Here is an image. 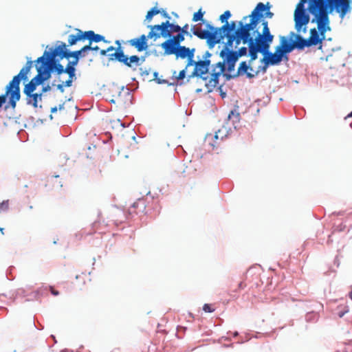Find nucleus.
Returning a JSON list of instances; mask_svg holds the SVG:
<instances>
[{
	"label": "nucleus",
	"instance_id": "obj_46",
	"mask_svg": "<svg viewBox=\"0 0 352 352\" xmlns=\"http://www.w3.org/2000/svg\"><path fill=\"white\" fill-rule=\"evenodd\" d=\"M107 53V50H101L100 52V55L105 56Z\"/></svg>",
	"mask_w": 352,
	"mask_h": 352
},
{
	"label": "nucleus",
	"instance_id": "obj_33",
	"mask_svg": "<svg viewBox=\"0 0 352 352\" xmlns=\"http://www.w3.org/2000/svg\"><path fill=\"white\" fill-rule=\"evenodd\" d=\"M100 221H94L93 223H92V229H93V231L92 232H89V234H93L96 232H97L98 230H99V226L100 225Z\"/></svg>",
	"mask_w": 352,
	"mask_h": 352
},
{
	"label": "nucleus",
	"instance_id": "obj_58",
	"mask_svg": "<svg viewBox=\"0 0 352 352\" xmlns=\"http://www.w3.org/2000/svg\"><path fill=\"white\" fill-rule=\"evenodd\" d=\"M0 232H1L2 234H4L3 228L0 227Z\"/></svg>",
	"mask_w": 352,
	"mask_h": 352
},
{
	"label": "nucleus",
	"instance_id": "obj_2",
	"mask_svg": "<svg viewBox=\"0 0 352 352\" xmlns=\"http://www.w3.org/2000/svg\"><path fill=\"white\" fill-rule=\"evenodd\" d=\"M309 6L310 13L315 16L318 30L316 28L310 30L308 42L311 46L320 45L322 48V41L325 38V33L329 31V14L336 11L341 19L352 10V0H310Z\"/></svg>",
	"mask_w": 352,
	"mask_h": 352
},
{
	"label": "nucleus",
	"instance_id": "obj_26",
	"mask_svg": "<svg viewBox=\"0 0 352 352\" xmlns=\"http://www.w3.org/2000/svg\"><path fill=\"white\" fill-rule=\"evenodd\" d=\"M27 96L28 103L32 104L34 108L38 107V100H41V94H30Z\"/></svg>",
	"mask_w": 352,
	"mask_h": 352
},
{
	"label": "nucleus",
	"instance_id": "obj_30",
	"mask_svg": "<svg viewBox=\"0 0 352 352\" xmlns=\"http://www.w3.org/2000/svg\"><path fill=\"white\" fill-rule=\"evenodd\" d=\"M205 12H202L201 9H199L197 12L194 13L192 16V21L197 22L199 21H203V16Z\"/></svg>",
	"mask_w": 352,
	"mask_h": 352
},
{
	"label": "nucleus",
	"instance_id": "obj_43",
	"mask_svg": "<svg viewBox=\"0 0 352 352\" xmlns=\"http://www.w3.org/2000/svg\"><path fill=\"white\" fill-rule=\"evenodd\" d=\"M160 13L163 15L164 17L167 18L168 20L170 19V16H169L168 14L166 12L163 10Z\"/></svg>",
	"mask_w": 352,
	"mask_h": 352
},
{
	"label": "nucleus",
	"instance_id": "obj_29",
	"mask_svg": "<svg viewBox=\"0 0 352 352\" xmlns=\"http://www.w3.org/2000/svg\"><path fill=\"white\" fill-rule=\"evenodd\" d=\"M170 39L175 43L177 46H180V43L184 41L185 37L183 34L179 32L177 35L173 36Z\"/></svg>",
	"mask_w": 352,
	"mask_h": 352
},
{
	"label": "nucleus",
	"instance_id": "obj_19",
	"mask_svg": "<svg viewBox=\"0 0 352 352\" xmlns=\"http://www.w3.org/2000/svg\"><path fill=\"white\" fill-rule=\"evenodd\" d=\"M225 61L219 62L216 64L212 74V80L214 82V86H216L219 82V77L225 70Z\"/></svg>",
	"mask_w": 352,
	"mask_h": 352
},
{
	"label": "nucleus",
	"instance_id": "obj_16",
	"mask_svg": "<svg viewBox=\"0 0 352 352\" xmlns=\"http://www.w3.org/2000/svg\"><path fill=\"white\" fill-rule=\"evenodd\" d=\"M65 74H67L69 76L67 79L62 80V83L60 84H52L53 86H56L57 89L61 91H63L64 87L72 86L73 79L75 77V68L71 65H67L65 69Z\"/></svg>",
	"mask_w": 352,
	"mask_h": 352
},
{
	"label": "nucleus",
	"instance_id": "obj_39",
	"mask_svg": "<svg viewBox=\"0 0 352 352\" xmlns=\"http://www.w3.org/2000/svg\"><path fill=\"white\" fill-rule=\"evenodd\" d=\"M50 290L54 296H58L59 294V292L57 290H55L52 286H50Z\"/></svg>",
	"mask_w": 352,
	"mask_h": 352
},
{
	"label": "nucleus",
	"instance_id": "obj_49",
	"mask_svg": "<svg viewBox=\"0 0 352 352\" xmlns=\"http://www.w3.org/2000/svg\"><path fill=\"white\" fill-rule=\"evenodd\" d=\"M114 50H115V47H113V46H110V47L107 48V52L113 51Z\"/></svg>",
	"mask_w": 352,
	"mask_h": 352
},
{
	"label": "nucleus",
	"instance_id": "obj_22",
	"mask_svg": "<svg viewBox=\"0 0 352 352\" xmlns=\"http://www.w3.org/2000/svg\"><path fill=\"white\" fill-rule=\"evenodd\" d=\"M146 209V203L144 199H139L132 205L130 210L131 212L135 213L137 214L144 213Z\"/></svg>",
	"mask_w": 352,
	"mask_h": 352
},
{
	"label": "nucleus",
	"instance_id": "obj_38",
	"mask_svg": "<svg viewBox=\"0 0 352 352\" xmlns=\"http://www.w3.org/2000/svg\"><path fill=\"white\" fill-rule=\"evenodd\" d=\"M85 46H88L89 47V48L88 49V51L89 50H93V51H98L99 50V47L98 46L96 45V46H92V44H90V43L89 42V44L88 45H86Z\"/></svg>",
	"mask_w": 352,
	"mask_h": 352
},
{
	"label": "nucleus",
	"instance_id": "obj_10",
	"mask_svg": "<svg viewBox=\"0 0 352 352\" xmlns=\"http://www.w3.org/2000/svg\"><path fill=\"white\" fill-rule=\"evenodd\" d=\"M36 69L38 72L37 75L25 85L24 87V93L26 95L32 94L38 85L41 84L44 80L50 77V70H48L47 67L40 64L36 66Z\"/></svg>",
	"mask_w": 352,
	"mask_h": 352
},
{
	"label": "nucleus",
	"instance_id": "obj_60",
	"mask_svg": "<svg viewBox=\"0 0 352 352\" xmlns=\"http://www.w3.org/2000/svg\"><path fill=\"white\" fill-rule=\"evenodd\" d=\"M51 110L55 111V110H57V109H56V107H54V108H52Z\"/></svg>",
	"mask_w": 352,
	"mask_h": 352
},
{
	"label": "nucleus",
	"instance_id": "obj_25",
	"mask_svg": "<svg viewBox=\"0 0 352 352\" xmlns=\"http://www.w3.org/2000/svg\"><path fill=\"white\" fill-rule=\"evenodd\" d=\"M127 56L124 54L121 47H118L115 52V60L125 65L127 61Z\"/></svg>",
	"mask_w": 352,
	"mask_h": 352
},
{
	"label": "nucleus",
	"instance_id": "obj_47",
	"mask_svg": "<svg viewBox=\"0 0 352 352\" xmlns=\"http://www.w3.org/2000/svg\"><path fill=\"white\" fill-rule=\"evenodd\" d=\"M9 119H10V120H11V119L14 120V121L15 122L20 123V121H19V120H18L19 119V118H17V117H14V118H13V117H10H10H9Z\"/></svg>",
	"mask_w": 352,
	"mask_h": 352
},
{
	"label": "nucleus",
	"instance_id": "obj_34",
	"mask_svg": "<svg viewBox=\"0 0 352 352\" xmlns=\"http://www.w3.org/2000/svg\"><path fill=\"white\" fill-rule=\"evenodd\" d=\"M188 24H185L183 27H181L182 30L180 31V33L183 34V35H187L190 37H192V35L188 32Z\"/></svg>",
	"mask_w": 352,
	"mask_h": 352
},
{
	"label": "nucleus",
	"instance_id": "obj_4",
	"mask_svg": "<svg viewBox=\"0 0 352 352\" xmlns=\"http://www.w3.org/2000/svg\"><path fill=\"white\" fill-rule=\"evenodd\" d=\"M270 6L269 3L266 5L260 2L258 3L251 14L243 17V20L239 21L237 29L233 38H237L238 41H244L247 45L250 44L252 40L256 38L258 34L262 33V22L266 21L261 20V18L272 19L274 13L270 10Z\"/></svg>",
	"mask_w": 352,
	"mask_h": 352
},
{
	"label": "nucleus",
	"instance_id": "obj_15",
	"mask_svg": "<svg viewBox=\"0 0 352 352\" xmlns=\"http://www.w3.org/2000/svg\"><path fill=\"white\" fill-rule=\"evenodd\" d=\"M210 64V61L209 60H199L197 62L194 60L193 65H195V69L190 77H201L204 74H207Z\"/></svg>",
	"mask_w": 352,
	"mask_h": 352
},
{
	"label": "nucleus",
	"instance_id": "obj_8",
	"mask_svg": "<svg viewBox=\"0 0 352 352\" xmlns=\"http://www.w3.org/2000/svg\"><path fill=\"white\" fill-rule=\"evenodd\" d=\"M307 1L300 0L294 12L295 28L298 33L307 32L306 25L309 21V16L305 9V4Z\"/></svg>",
	"mask_w": 352,
	"mask_h": 352
},
{
	"label": "nucleus",
	"instance_id": "obj_20",
	"mask_svg": "<svg viewBox=\"0 0 352 352\" xmlns=\"http://www.w3.org/2000/svg\"><path fill=\"white\" fill-rule=\"evenodd\" d=\"M85 39H87L90 44H92L93 42L98 43L100 41H103L104 43H109L107 40H105L104 37L100 34H96L92 30L85 31Z\"/></svg>",
	"mask_w": 352,
	"mask_h": 352
},
{
	"label": "nucleus",
	"instance_id": "obj_1",
	"mask_svg": "<svg viewBox=\"0 0 352 352\" xmlns=\"http://www.w3.org/2000/svg\"><path fill=\"white\" fill-rule=\"evenodd\" d=\"M261 25V34H258L257 37L252 40V42L248 46L250 63L257 59L258 53L263 55L261 60L263 65L261 69L265 74L270 65H277L283 58L288 60L287 54L294 49V42H290L287 37L281 36L280 44L276 46L275 52L274 53L270 52V48L274 36L270 32L267 21H263Z\"/></svg>",
	"mask_w": 352,
	"mask_h": 352
},
{
	"label": "nucleus",
	"instance_id": "obj_44",
	"mask_svg": "<svg viewBox=\"0 0 352 352\" xmlns=\"http://www.w3.org/2000/svg\"><path fill=\"white\" fill-rule=\"evenodd\" d=\"M246 287V285L243 283V282H241L239 285H238V287L239 289H244L245 287Z\"/></svg>",
	"mask_w": 352,
	"mask_h": 352
},
{
	"label": "nucleus",
	"instance_id": "obj_3",
	"mask_svg": "<svg viewBox=\"0 0 352 352\" xmlns=\"http://www.w3.org/2000/svg\"><path fill=\"white\" fill-rule=\"evenodd\" d=\"M230 16V12L226 10L219 17V20L221 23H225L221 28H215L212 25L207 23L206 30H202L200 27L193 25L191 28L192 34L200 39H206L210 48L213 47L216 44L220 43L225 36L227 38V47H232L234 42H235L236 47L241 44L247 45L244 41H238L236 38L232 39L233 38V34H235L237 28H236V21H231L230 23L228 22V19Z\"/></svg>",
	"mask_w": 352,
	"mask_h": 352
},
{
	"label": "nucleus",
	"instance_id": "obj_51",
	"mask_svg": "<svg viewBox=\"0 0 352 352\" xmlns=\"http://www.w3.org/2000/svg\"><path fill=\"white\" fill-rule=\"evenodd\" d=\"M127 98H128V100H129V103H131L132 96L129 94H127Z\"/></svg>",
	"mask_w": 352,
	"mask_h": 352
},
{
	"label": "nucleus",
	"instance_id": "obj_13",
	"mask_svg": "<svg viewBox=\"0 0 352 352\" xmlns=\"http://www.w3.org/2000/svg\"><path fill=\"white\" fill-rule=\"evenodd\" d=\"M228 133L227 129L223 126L216 131L214 134L208 133L205 138V142L214 149L219 146V142L213 143V139L222 141L228 136Z\"/></svg>",
	"mask_w": 352,
	"mask_h": 352
},
{
	"label": "nucleus",
	"instance_id": "obj_35",
	"mask_svg": "<svg viewBox=\"0 0 352 352\" xmlns=\"http://www.w3.org/2000/svg\"><path fill=\"white\" fill-rule=\"evenodd\" d=\"M9 208V201L8 200L3 201L0 204V211H6Z\"/></svg>",
	"mask_w": 352,
	"mask_h": 352
},
{
	"label": "nucleus",
	"instance_id": "obj_53",
	"mask_svg": "<svg viewBox=\"0 0 352 352\" xmlns=\"http://www.w3.org/2000/svg\"><path fill=\"white\" fill-rule=\"evenodd\" d=\"M74 109L76 110H80V111H82V110H89V109H78L76 106H74Z\"/></svg>",
	"mask_w": 352,
	"mask_h": 352
},
{
	"label": "nucleus",
	"instance_id": "obj_17",
	"mask_svg": "<svg viewBox=\"0 0 352 352\" xmlns=\"http://www.w3.org/2000/svg\"><path fill=\"white\" fill-rule=\"evenodd\" d=\"M300 34V33L296 34L294 32L289 33V36L291 41H292L294 38H296L295 41H294V49L303 50L305 47H310L311 45H309V42H308V38L305 39L302 38Z\"/></svg>",
	"mask_w": 352,
	"mask_h": 352
},
{
	"label": "nucleus",
	"instance_id": "obj_6",
	"mask_svg": "<svg viewBox=\"0 0 352 352\" xmlns=\"http://www.w3.org/2000/svg\"><path fill=\"white\" fill-rule=\"evenodd\" d=\"M248 50V45L243 44L241 47L239 45L236 47L235 42L233 43L232 47H227L226 44L225 45V49L221 51L220 56L224 58L225 63H227V69L229 72L234 69L235 63L239 57L247 55Z\"/></svg>",
	"mask_w": 352,
	"mask_h": 352
},
{
	"label": "nucleus",
	"instance_id": "obj_45",
	"mask_svg": "<svg viewBox=\"0 0 352 352\" xmlns=\"http://www.w3.org/2000/svg\"><path fill=\"white\" fill-rule=\"evenodd\" d=\"M211 54L209 52H206L203 57L204 58H205V60H207V58H209Z\"/></svg>",
	"mask_w": 352,
	"mask_h": 352
},
{
	"label": "nucleus",
	"instance_id": "obj_36",
	"mask_svg": "<svg viewBox=\"0 0 352 352\" xmlns=\"http://www.w3.org/2000/svg\"><path fill=\"white\" fill-rule=\"evenodd\" d=\"M203 310L206 313H211L214 311V308H213L210 304H204Z\"/></svg>",
	"mask_w": 352,
	"mask_h": 352
},
{
	"label": "nucleus",
	"instance_id": "obj_24",
	"mask_svg": "<svg viewBox=\"0 0 352 352\" xmlns=\"http://www.w3.org/2000/svg\"><path fill=\"white\" fill-rule=\"evenodd\" d=\"M47 115L45 116H41V115H36V117H34L33 118L36 120L35 122L36 123H38V122H41V124L48 121V120H52L53 117H52V113H58V111H50V113H49L48 111L47 112ZM59 113H60V111H59Z\"/></svg>",
	"mask_w": 352,
	"mask_h": 352
},
{
	"label": "nucleus",
	"instance_id": "obj_27",
	"mask_svg": "<svg viewBox=\"0 0 352 352\" xmlns=\"http://www.w3.org/2000/svg\"><path fill=\"white\" fill-rule=\"evenodd\" d=\"M134 64L137 66L140 65L141 64L140 63V58L137 55H133L130 56V58L127 57V61L125 63V65L131 67L132 65Z\"/></svg>",
	"mask_w": 352,
	"mask_h": 352
},
{
	"label": "nucleus",
	"instance_id": "obj_14",
	"mask_svg": "<svg viewBox=\"0 0 352 352\" xmlns=\"http://www.w3.org/2000/svg\"><path fill=\"white\" fill-rule=\"evenodd\" d=\"M149 35L150 32L147 36L142 34L138 38H135L127 41L126 43L134 47L138 52H142L146 50L148 47L147 44L148 38H154V37H149Z\"/></svg>",
	"mask_w": 352,
	"mask_h": 352
},
{
	"label": "nucleus",
	"instance_id": "obj_37",
	"mask_svg": "<svg viewBox=\"0 0 352 352\" xmlns=\"http://www.w3.org/2000/svg\"><path fill=\"white\" fill-rule=\"evenodd\" d=\"M153 16H154V14H153V12H151V11L149 10L146 15L145 21H147L148 22H149L152 19Z\"/></svg>",
	"mask_w": 352,
	"mask_h": 352
},
{
	"label": "nucleus",
	"instance_id": "obj_54",
	"mask_svg": "<svg viewBox=\"0 0 352 352\" xmlns=\"http://www.w3.org/2000/svg\"><path fill=\"white\" fill-rule=\"evenodd\" d=\"M110 56H111V57H110V60H113V59H115V52H114L113 54H111L110 55Z\"/></svg>",
	"mask_w": 352,
	"mask_h": 352
},
{
	"label": "nucleus",
	"instance_id": "obj_11",
	"mask_svg": "<svg viewBox=\"0 0 352 352\" xmlns=\"http://www.w3.org/2000/svg\"><path fill=\"white\" fill-rule=\"evenodd\" d=\"M252 63V62L250 63V60L248 63H247L246 61H242L238 67L236 74L234 75V77L245 75L248 78L251 79L258 76L260 72H262L261 69L262 67L260 66L258 69L255 70L251 66Z\"/></svg>",
	"mask_w": 352,
	"mask_h": 352
},
{
	"label": "nucleus",
	"instance_id": "obj_23",
	"mask_svg": "<svg viewBox=\"0 0 352 352\" xmlns=\"http://www.w3.org/2000/svg\"><path fill=\"white\" fill-rule=\"evenodd\" d=\"M89 47L88 46H83L80 50L74 51V52H65V54L63 56L65 58H69L70 57H73L74 59H76V58H79V56H85V53L88 51V49Z\"/></svg>",
	"mask_w": 352,
	"mask_h": 352
},
{
	"label": "nucleus",
	"instance_id": "obj_21",
	"mask_svg": "<svg viewBox=\"0 0 352 352\" xmlns=\"http://www.w3.org/2000/svg\"><path fill=\"white\" fill-rule=\"evenodd\" d=\"M76 34H70L68 37V45L72 46L77 43L78 41L85 39V32L80 29H76Z\"/></svg>",
	"mask_w": 352,
	"mask_h": 352
},
{
	"label": "nucleus",
	"instance_id": "obj_5",
	"mask_svg": "<svg viewBox=\"0 0 352 352\" xmlns=\"http://www.w3.org/2000/svg\"><path fill=\"white\" fill-rule=\"evenodd\" d=\"M32 61L28 60L19 73L14 76L5 87V93L0 95V109L3 106L5 110L14 109L16 102L21 98L20 83L28 80V74L32 67Z\"/></svg>",
	"mask_w": 352,
	"mask_h": 352
},
{
	"label": "nucleus",
	"instance_id": "obj_61",
	"mask_svg": "<svg viewBox=\"0 0 352 352\" xmlns=\"http://www.w3.org/2000/svg\"><path fill=\"white\" fill-rule=\"evenodd\" d=\"M77 116L75 115L74 117V119L75 120Z\"/></svg>",
	"mask_w": 352,
	"mask_h": 352
},
{
	"label": "nucleus",
	"instance_id": "obj_41",
	"mask_svg": "<svg viewBox=\"0 0 352 352\" xmlns=\"http://www.w3.org/2000/svg\"><path fill=\"white\" fill-rule=\"evenodd\" d=\"M78 58H76V59H74L72 61L69 62V63L67 65H71L74 67V66L78 64Z\"/></svg>",
	"mask_w": 352,
	"mask_h": 352
},
{
	"label": "nucleus",
	"instance_id": "obj_32",
	"mask_svg": "<svg viewBox=\"0 0 352 352\" xmlns=\"http://www.w3.org/2000/svg\"><path fill=\"white\" fill-rule=\"evenodd\" d=\"M186 69L185 68L184 69L180 71L177 76H176V72L175 71L173 75L177 80H183L185 78Z\"/></svg>",
	"mask_w": 352,
	"mask_h": 352
},
{
	"label": "nucleus",
	"instance_id": "obj_57",
	"mask_svg": "<svg viewBox=\"0 0 352 352\" xmlns=\"http://www.w3.org/2000/svg\"><path fill=\"white\" fill-rule=\"evenodd\" d=\"M116 44L118 45V47H120V41H116Z\"/></svg>",
	"mask_w": 352,
	"mask_h": 352
},
{
	"label": "nucleus",
	"instance_id": "obj_28",
	"mask_svg": "<svg viewBox=\"0 0 352 352\" xmlns=\"http://www.w3.org/2000/svg\"><path fill=\"white\" fill-rule=\"evenodd\" d=\"M228 120L232 121V124H234L236 122H239L240 120V113L239 111H230L228 115Z\"/></svg>",
	"mask_w": 352,
	"mask_h": 352
},
{
	"label": "nucleus",
	"instance_id": "obj_52",
	"mask_svg": "<svg viewBox=\"0 0 352 352\" xmlns=\"http://www.w3.org/2000/svg\"><path fill=\"white\" fill-rule=\"evenodd\" d=\"M50 89V87L49 85H47V87L43 88V91H48Z\"/></svg>",
	"mask_w": 352,
	"mask_h": 352
},
{
	"label": "nucleus",
	"instance_id": "obj_42",
	"mask_svg": "<svg viewBox=\"0 0 352 352\" xmlns=\"http://www.w3.org/2000/svg\"><path fill=\"white\" fill-rule=\"evenodd\" d=\"M342 352H352V346H347Z\"/></svg>",
	"mask_w": 352,
	"mask_h": 352
},
{
	"label": "nucleus",
	"instance_id": "obj_40",
	"mask_svg": "<svg viewBox=\"0 0 352 352\" xmlns=\"http://www.w3.org/2000/svg\"><path fill=\"white\" fill-rule=\"evenodd\" d=\"M150 10L151 11V12H153V14H154V15L158 14L161 12V11L158 10L157 8H153Z\"/></svg>",
	"mask_w": 352,
	"mask_h": 352
},
{
	"label": "nucleus",
	"instance_id": "obj_7",
	"mask_svg": "<svg viewBox=\"0 0 352 352\" xmlns=\"http://www.w3.org/2000/svg\"><path fill=\"white\" fill-rule=\"evenodd\" d=\"M148 28L151 29L149 37H154L155 41L160 36L170 37L172 33H179L182 30L179 25L171 23L169 20L162 22L160 25H148Z\"/></svg>",
	"mask_w": 352,
	"mask_h": 352
},
{
	"label": "nucleus",
	"instance_id": "obj_31",
	"mask_svg": "<svg viewBox=\"0 0 352 352\" xmlns=\"http://www.w3.org/2000/svg\"><path fill=\"white\" fill-rule=\"evenodd\" d=\"M54 67L58 76L61 77L65 75V69L62 65L54 64Z\"/></svg>",
	"mask_w": 352,
	"mask_h": 352
},
{
	"label": "nucleus",
	"instance_id": "obj_50",
	"mask_svg": "<svg viewBox=\"0 0 352 352\" xmlns=\"http://www.w3.org/2000/svg\"><path fill=\"white\" fill-rule=\"evenodd\" d=\"M346 312V311H341V312H339V313H338V316H339L340 318H342V317L344 315V314H345Z\"/></svg>",
	"mask_w": 352,
	"mask_h": 352
},
{
	"label": "nucleus",
	"instance_id": "obj_48",
	"mask_svg": "<svg viewBox=\"0 0 352 352\" xmlns=\"http://www.w3.org/2000/svg\"><path fill=\"white\" fill-rule=\"evenodd\" d=\"M62 80H65L63 78V76H62L61 77L58 76V84L62 83Z\"/></svg>",
	"mask_w": 352,
	"mask_h": 352
},
{
	"label": "nucleus",
	"instance_id": "obj_9",
	"mask_svg": "<svg viewBox=\"0 0 352 352\" xmlns=\"http://www.w3.org/2000/svg\"><path fill=\"white\" fill-rule=\"evenodd\" d=\"M65 52H68L66 50V44L61 42L60 44L56 47L52 52H45L43 55L37 58L36 62L38 64L47 67L48 70H50L52 63H54V58L56 56H60L61 58H65L63 55Z\"/></svg>",
	"mask_w": 352,
	"mask_h": 352
},
{
	"label": "nucleus",
	"instance_id": "obj_59",
	"mask_svg": "<svg viewBox=\"0 0 352 352\" xmlns=\"http://www.w3.org/2000/svg\"><path fill=\"white\" fill-rule=\"evenodd\" d=\"M221 140H216L215 139H213V143H216V142H220Z\"/></svg>",
	"mask_w": 352,
	"mask_h": 352
},
{
	"label": "nucleus",
	"instance_id": "obj_12",
	"mask_svg": "<svg viewBox=\"0 0 352 352\" xmlns=\"http://www.w3.org/2000/svg\"><path fill=\"white\" fill-rule=\"evenodd\" d=\"M195 51V48L190 49L185 46L180 45L177 47L175 56L177 58H181L182 59H188V63L186 66V69H187L189 66L193 65L194 64L193 58Z\"/></svg>",
	"mask_w": 352,
	"mask_h": 352
},
{
	"label": "nucleus",
	"instance_id": "obj_55",
	"mask_svg": "<svg viewBox=\"0 0 352 352\" xmlns=\"http://www.w3.org/2000/svg\"><path fill=\"white\" fill-rule=\"evenodd\" d=\"M117 121H118V123H120V126H122V127H125L124 124V123L120 122V120L119 119H118Z\"/></svg>",
	"mask_w": 352,
	"mask_h": 352
},
{
	"label": "nucleus",
	"instance_id": "obj_18",
	"mask_svg": "<svg viewBox=\"0 0 352 352\" xmlns=\"http://www.w3.org/2000/svg\"><path fill=\"white\" fill-rule=\"evenodd\" d=\"M161 47L164 49V55H175L178 46L168 38L161 44Z\"/></svg>",
	"mask_w": 352,
	"mask_h": 352
},
{
	"label": "nucleus",
	"instance_id": "obj_56",
	"mask_svg": "<svg viewBox=\"0 0 352 352\" xmlns=\"http://www.w3.org/2000/svg\"><path fill=\"white\" fill-rule=\"evenodd\" d=\"M352 117V111H351V113L349 114H348L346 117H345V119L347 118H351Z\"/></svg>",
	"mask_w": 352,
	"mask_h": 352
}]
</instances>
